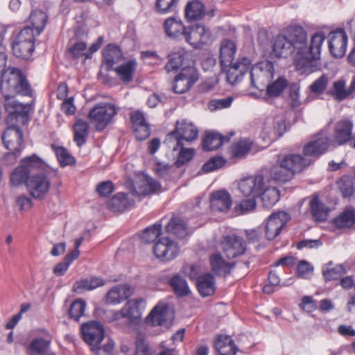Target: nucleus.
I'll return each mask as SVG.
<instances>
[{"label":"nucleus","instance_id":"1","mask_svg":"<svg viewBox=\"0 0 355 355\" xmlns=\"http://www.w3.org/2000/svg\"><path fill=\"white\" fill-rule=\"evenodd\" d=\"M0 89L4 97V108L8 113L6 123L18 122L26 125L31 105L19 103L15 96H32L33 92L26 77L17 68L8 69L1 74Z\"/></svg>","mask_w":355,"mask_h":355},{"label":"nucleus","instance_id":"2","mask_svg":"<svg viewBox=\"0 0 355 355\" xmlns=\"http://www.w3.org/2000/svg\"><path fill=\"white\" fill-rule=\"evenodd\" d=\"M284 33L295 51L293 62L296 70L300 73L313 72L320 58L324 35L320 32L315 33L308 44L307 33L301 26H291Z\"/></svg>","mask_w":355,"mask_h":355},{"label":"nucleus","instance_id":"3","mask_svg":"<svg viewBox=\"0 0 355 355\" xmlns=\"http://www.w3.org/2000/svg\"><path fill=\"white\" fill-rule=\"evenodd\" d=\"M269 180L262 175L242 179L238 184L240 192L245 196H261L263 205L272 207L279 199V191L268 184Z\"/></svg>","mask_w":355,"mask_h":355},{"label":"nucleus","instance_id":"4","mask_svg":"<svg viewBox=\"0 0 355 355\" xmlns=\"http://www.w3.org/2000/svg\"><path fill=\"white\" fill-rule=\"evenodd\" d=\"M7 125L2 135V140L10 152L4 156V159L8 164H12L15 162L23 149L24 134L21 128L25 125L13 122L7 123Z\"/></svg>","mask_w":355,"mask_h":355},{"label":"nucleus","instance_id":"5","mask_svg":"<svg viewBox=\"0 0 355 355\" xmlns=\"http://www.w3.org/2000/svg\"><path fill=\"white\" fill-rule=\"evenodd\" d=\"M46 167V163L37 155L33 154L26 157L21 160L20 165L11 173L10 182L15 186L23 183L26 186L27 180L35 171L45 170Z\"/></svg>","mask_w":355,"mask_h":355},{"label":"nucleus","instance_id":"6","mask_svg":"<svg viewBox=\"0 0 355 355\" xmlns=\"http://www.w3.org/2000/svg\"><path fill=\"white\" fill-rule=\"evenodd\" d=\"M274 65L270 61H262L254 64L250 72L251 85L259 90H263L273 78Z\"/></svg>","mask_w":355,"mask_h":355},{"label":"nucleus","instance_id":"7","mask_svg":"<svg viewBox=\"0 0 355 355\" xmlns=\"http://www.w3.org/2000/svg\"><path fill=\"white\" fill-rule=\"evenodd\" d=\"M116 114V109L113 104L101 103L89 111L88 117L97 130H102L110 123Z\"/></svg>","mask_w":355,"mask_h":355},{"label":"nucleus","instance_id":"8","mask_svg":"<svg viewBox=\"0 0 355 355\" xmlns=\"http://www.w3.org/2000/svg\"><path fill=\"white\" fill-rule=\"evenodd\" d=\"M34 50V33L31 27L22 29L12 42L13 53L18 58L27 59Z\"/></svg>","mask_w":355,"mask_h":355},{"label":"nucleus","instance_id":"9","mask_svg":"<svg viewBox=\"0 0 355 355\" xmlns=\"http://www.w3.org/2000/svg\"><path fill=\"white\" fill-rule=\"evenodd\" d=\"M198 136V130L191 122L187 120L178 121L175 130L167 135L166 141L171 142L174 139L178 145L184 141L190 143L196 140Z\"/></svg>","mask_w":355,"mask_h":355},{"label":"nucleus","instance_id":"10","mask_svg":"<svg viewBox=\"0 0 355 355\" xmlns=\"http://www.w3.org/2000/svg\"><path fill=\"white\" fill-rule=\"evenodd\" d=\"M47 166L45 170L33 173L26 182V189L35 199H43L47 194L51 185L47 178Z\"/></svg>","mask_w":355,"mask_h":355},{"label":"nucleus","instance_id":"11","mask_svg":"<svg viewBox=\"0 0 355 355\" xmlns=\"http://www.w3.org/2000/svg\"><path fill=\"white\" fill-rule=\"evenodd\" d=\"M286 130V118L281 114L264 121L261 136L263 140L271 142L282 137Z\"/></svg>","mask_w":355,"mask_h":355},{"label":"nucleus","instance_id":"12","mask_svg":"<svg viewBox=\"0 0 355 355\" xmlns=\"http://www.w3.org/2000/svg\"><path fill=\"white\" fill-rule=\"evenodd\" d=\"M153 253L161 261H171L178 257L180 248L177 242L168 236L159 238L154 244Z\"/></svg>","mask_w":355,"mask_h":355},{"label":"nucleus","instance_id":"13","mask_svg":"<svg viewBox=\"0 0 355 355\" xmlns=\"http://www.w3.org/2000/svg\"><path fill=\"white\" fill-rule=\"evenodd\" d=\"M168 62L165 66L167 72L182 69V72L187 71L192 64L191 53L182 47L175 48L168 55Z\"/></svg>","mask_w":355,"mask_h":355},{"label":"nucleus","instance_id":"14","mask_svg":"<svg viewBox=\"0 0 355 355\" xmlns=\"http://www.w3.org/2000/svg\"><path fill=\"white\" fill-rule=\"evenodd\" d=\"M81 332L83 340L92 349H96L105 336V329L100 322L90 321L82 325Z\"/></svg>","mask_w":355,"mask_h":355},{"label":"nucleus","instance_id":"15","mask_svg":"<svg viewBox=\"0 0 355 355\" xmlns=\"http://www.w3.org/2000/svg\"><path fill=\"white\" fill-rule=\"evenodd\" d=\"M184 38L195 49H200L211 41L210 31L200 24L188 27Z\"/></svg>","mask_w":355,"mask_h":355},{"label":"nucleus","instance_id":"16","mask_svg":"<svg viewBox=\"0 0 355 355\" xmlns=\"http://www.w3.org/2000/svg\"><path fill=\"white\" fill-rule=\"evenodd\" d=\"M290 220L289 215L284 211L271 214L266 222L265 236L268 240L275 239Z\"/></svg>","mask_w":355,"mask_h":355},{"label":"nucleus","instance_id":"17","mask_svg":"<svg viewBox=\"0 0 355 355\" xmlns=\"http://www.w3.org/2000/svg\"><path fill=\"white\" fill-rule=\"evenodd\" d=\"M224 255L228 259H234L244 254L246 250L243 239L235 234L227 235L221 241Z\"/></svg>","mask_w":355,"mask_h":355},{"label":"nucleus","instance_id":"18","mask_svg":"<svg viewBox=\"0 0 355 355\" xmlns=\"http://www.w3.org/2000/svg\"><path fill=\"white\" fill-rule=\"evenodd\" d=\"M347 36L343 29H337L328 35L330 53L334 58H342L347 49Z\"/></svg>","mask_w":355,"mask_h":355},{"label":"nucleus","instance_id":"19","mask_svg":"<svg viewBox=\"0 0 355 355\" xmlns=\"http://www.w3.org/2000/svg\"><path fill=\"white\" fill-rule=\"evenodd\" d=\"M227 72V80L232 85L237 83L241 80L242 76L245 72L251 71L252 61L247 57L239 58L236 62H232L230 64Z\"/></svg>","mask_w":355,"mask_h":355},{"label":"nucleus","instance_id":"20","mask_svg":"<svg viewBox=\"0 0 355 355\" xmlns=\"http://www.w3.org/2000/svg\"><path fill=\"white\" fill-rule=\"evenodd\" d=\"M210 207L214 211L227 212L232 207V199L230 193L220 189L212 192L209 196Z\"/></svg>","mask_w":355,"mask_h":355},{"label":"nucleus","instance_id":"21","mask_svg":"<svg viewBox=\"0 0 355 355\" xmlns=\"http://www.w3.org/2000/svg\"><path fill=\"white\" fill-rule=\"evenodd\" d=\"M329 146V139L324 134L315 136L303 148L305 156L317 157L324 153Z\"/></svg>","mask_w":355,"mask_h":355},{"label":"nucleus","instance_id":"22","mask_svg":"<svg viewBox=\"0 0 355 355\" xmlns=\"http://www.w3.org/2000/svg\"><path fill=\"white\" fill-rule=\"evenodd\" d=\"M165 232L177 239H184L189 234V230L184 219L173 216L165 225Z\"/></svg>","mask_w":355,"mask_h":355},{"label":"nucleus","instance_id":"23","mask_svg":"<svg viewBox=\"0 0 355 355\" xmlns=\"http://www.w3.org/2000/svg\"><path fill=\"white\" fill-rule=\"evenodd\" d=\"M196 80L197 77L193 69H189L187 71L181 72L175 78L173 86V91L177 94H183L190 89Z\"/></svg>","mask_w":355,"mask_h":355},{"label":"nucleus","instance_id":"24","mask_svg":"<svg viewBox=\"0 0 355 355\" xmlns=\"http://www.w3.org/2000/svg\"><path fill=\"white\" fill-rule=\"evenodd\" d=\"M133 187V195L146 196L159 191L160 184L150 177H141L135 182Z\"/></svg>","mask_w":355,"mask_h":355},{"label":"nucleus","instance_id":"25","mask_svg":"<svg viewBox=\"0 0 355 355\" xmlns=\"http://www.w3.org/2000/svg\"><path fill=\"white\" fill-rule=\"evenodd\" d=\"M281 162L282 165L293 175L295 173H299L309 166L312 159L303 158L300 155H287L284 157Z\"/></svg>","mask_w":355,"mask_h":355},{"label":"nucleus","instance_id":"26","mask_svg":"<svg viewBox=\"0 0 355 355\" xmlns=\"http://www.w3.org/2000/svg\"><path fill=\"white\" fill-rule=\"evenodd\" d=\"M103 63L107 71L112 70L124 59L121 49L113 44L106 46L103 54Z\"/></svg>","mask_w":355,"mask_h":355},{"label":"nucleus","instance_id":"27","mask_svg":"<svg viewBox=\"0 0 355 355\" xmlns=\"http://www.w3.org/2000/svg\"><path fill=\"white\" fill-rule=\"evenodd\" d=\"M353 124L349 120H341L336 123L334 128V141L338 145H343L351 138Z\"/></svg>","mask_w":355,"mask_h":355},{"label":"nucleus","instance_id":"28","mask_svg":"<svg viewBox=\"0 0 355 355\" xmlns=\"http://www.w3.org/2000/svg\"><path fill=\"white\" fill-rule=\"evenodd\" d=\"M234 135V132H231L228 136L221 135L216 132H208L202 140V148L207 151L216 150L223 144L228 142L230 137H232Z\"/></svg>","mask_w":355,"mask_h":355},{"label":"nucleus","instance_id":"29","mask_svg":"<svg viewBox=\"0 0 355 355\" xmlns=\"http://www.w3.org/2000/svg\"><path fill=\"white\" fill-rule=\"evenodd\" d=\"M272 54L277 58H286L295 54L284 33L276 37L272 46Z\"/></svg>","mask_w":355,"mask_h":355},{"label":"nucleus","instance_id":"30","mask_svg":"<svg viewBox=\"0 0 355 355\" xmlns=\"http://www.w3.org/2000/svg\"><path fill=\"white\" fill-rule=\"evenodd\" d=\"M141 318V313L135 301H128L120 311L114 313V320L125 318L128 322H136Z\"/></svg>","mask_w":355,"mask_h":355},{"label":"nucleus","instance_id":"31","mask_svg":"<svg viewBox=\"0 0 355 355\" xmlns=\"http://www.w3.org/2000/svg\"><path fill=\"white\" fill-rule=\"evenodd\" d=\"M168 306L165 304H158L147 317V322L153 326H167Z\"/></svg>","mask_w":355,"mask_h":355},{"label":"nucleus","instance_id":"32","mask_svg":"<svg viewBox=\"0 0 355 355\" xmlns=\"http://www.w3.org/2000/svg\"><path fill=\"white\" fill-rule=\"evenodd\" d=\"M131 294L132 290L130 286L127 284L117 285L107 292L106 301L110 304H119L130 297Z\"/></svg>","mask_w":355,"mask_h":355},{"label":"nucleus","instance_id":"33","mask_svg":"<svg viewBox=\"0 0 355 355\" xmlns=\"http://www.w3.org/2000/svg\"><path fill=\"white\" fill-rule=\"evenodd\" d=\"M164 28L167 36L174 39L184 37L187 28L180 20L173 17L164 21Z\"/></svg>","mask_w":355,"mask_h":355},{"label":"nucleus","instance_id":"34","mask_svg":"<svg viewBox=\"0 0 355 355\" xmlns=\"http://www.w3.org/2000/svg\"><path fill=\"white\" fill-rule=\"evenodd\" d=\"M51 343V339L35 338L30 343L27 353L28 355H55L54 352L49 349Z\"/></svg>","mask_w":355,"mask_h":355},{"label":"nucleus","instance_id":"35","mask_svg":"<svg viewBox=\"0 0 355 355\" xmlns=\"http://www.w3.org/2000/svg\"><path fill=\"white\" fill-rule=\"evenodd\" d=\"M137 62L135 60L116 66L114 70L119 78L123 83H130L132 80L137 67Z\"/></svg>","mask_w":355,"mask_h":355},{"label":"nucleus","instance_id":"36","mask_svg":"<svg viewBox=\"0 0 355 355\" xmlns=\"http://www.w3.org/2000/svg\"><path fill=\"white\" fill-rule=\"evenodd\" d=\"M313 219L318 222L327 220L330 209L317 196L313 197L309 203Z\"/></svg>","mask_w":355,"mask_h":355},{"label":"nucleus","instance_id":"37","mask_svg":"<svg viewBox=\"0 0 355 355\" xmlns=\"http://www.w3.org/2000/svg\"><path fill=\"white\" fill-rule=\"evenodd\" d=\"M205 14L203 3L198 0L189 1L185 6V17L188 21L201 19Z\"/></svg>","mask_w":355,"mask_h":355},{"label":"nucleus","instance_id":"38","mask_svg":"<svg viewBox=\"0 0 355 355\" xmlns=\"http://www.w3.org/2000/svg\"><path fill=\"white\" fill-rule=\"evenodd\" d=\"M196 286L202 297L212 295L216 289L214 277L210 274L201 275L198 278Z\"/></svg>","mask_w":355,"mask_h":355},{"label":"nucleus","instance_id":"39","mask_svg":"<svg viewBox=\"0 0 355 355\" xmlns=\"http://www.w3.org/2000/svg\"><path fill=\"white\" fill-rule=\"evenodd\" d=\"M210 263L213 271L218 275H226L233 266V263L225 261L220 254H214L210 257Z\"/></svg>","mask_w":355,"mask_h":355},{"label":"nucleus","instance_id":"40","mask_svg":"<svg viewBox=\"0 0 355 355\" xmlns=\"http://www.w3.org/2000/svg\"><path fill=\"white\" fill-rule=\"evenodd\" d=\"M236 46L230 40H225L221 43L220 49V60L223 67H228L234 60Z\"/></svg>","mask_w":355,"mask_h":355},{"label":"nucleus","instance_id":"41","mask_svg":"<svg viewBox=\"0 0 355 355\" xmlns=\"http://www.w3.org/2000/svg\"><path fill=\"white\" fill-rule=\"evenodd\" d=\"M214 348L218 353H229L235 355L236 347L232 338L228 336L219 335L214 342Z\"/></svg>","mask_w":355,"mask_h":355},{"label":"nucleus","instance_id":"42","mask_svg":"<svg viewBox=\"0 0 355 355\" xmlns=\"http://www.w3.org/2000/svg\"><path fill=\"white\" fill-rule=\"evenodd\" d=\"M73 140L80 147L87 141V137L89 135V123L82 119H77L73 125Z\"/></svg>","mask_w":355,"mask_h":355},{"label":"nucleus","instance_id":"43","mask_svg":"<svg viewBox=\"0 0 355 355\" xmlns=\"http://www.w3.org/2000/svg\"><path fill=\"white\" fill-rule=\"evenodd\" d=\"M252 142L249 139H242L232 146L231 154L236 159L244 158L251 150Z\"/></svg>","mask_w":355,"mask_h":355},{"label":"nucleus","instance_id":"44","mask_svg":"<svg viewBox=\"0 0 355 355\" xmlns=\"http://www.w3.org/2000/svg\"><path fill=\"white\" fill-rule=\"evenodd\" d=\"M132 202L126 194L119 193L114 196L108 202V207L113 211H123L132 206Z\"/></svg>","mask_w":355,"mask_h":355},{"label":"nucleus","instance_id":"45","mask_svg":"<svg viewBox=\"0 0 355 355\" xmlns=\"http://www.w3.org/2000/svg\"><path fill=\"white\" fill-rule=\"evenodd\" d=\"M268 173L272 180L279 182H287L293 177L291 172L282 165L281 160L279 164L270 168Z\"/></svg>","mask_w":355,"mask_h":355},{"label":"nucleus","instance_id":"46","mask_svg":"<svg viewBox=\"0 0 355 355\" xmlns=\"http://www.w3.org/2000/svg\"><path fill=\"white\" fill-rule=\"evenodd\" d=\"M30 21L32 25V29H35L37 34L39 35L43 31L47 21V15L41 10H34L30 15Z\"/></svg>","mask_w":355,"mask_h":355},{"label":"nucleus","instance_id":"47","mask_svg":"<svg viewBox=\"0 0 355 355\" xmlns=\"http://www.w3.org/2000/svg\"><path fill=\"white\" fill-rule=\"evenodd\" d=\"M162 233V226L160 223H157L153 225L147 227L144 230L141 235V239L144 243H149L156 242Z\"/></svg>","mask_w":355,"mask_h":355},{"label":"nucleus","instance_id":"48","mask_svg":"<svg viewBox=\"0 0 355 355\" xmlns=\"http://www.w3.org/2000/svg\"><path fill=\"white\" fill-rule=\"evenodd\" d=\"M135 355H151V352L148 343L145 339L141 336H138L136 339ZM158 355H175L174 350L165 349Z\"/></svg>","mask_w":355,"mask_h":355},{"label":"nucleus","instance_id":"49","mask_svg":"<svg viewBox=\"0 0 355 355\" xmlns=\"http://www.w3.org/2000/svg\"><path fill=\"white\" fill-rule=\"evenodd\" d=\"M355 223V210L346 209L334 219V223L338 228L351 227Z\"/></svg>","mask_w":355,"mask_h":355},{"label":"nucleus","instance_id":"50","mask_svg":"<svg viewBox=\"0 0 355 355\" xmlns=\"http://www.w3.org/2000/svg\"><path fill=\"white\" fill-rule=\"evenodd\" d=\"M105 282L103 279L92 277L89 279H86L76 282L73 286V290L77 293H80L82 289L93 290L99 286H103Z\"/></svg>","mask_w":355,"mask_h":355},{"label":"nucleus","instance_id":"51","mask_svg":"<svg viewBox=\"0 0 355 355\" xmlns=\"http://www.w3.org/2000/svg\"><path fill=\"white\" fill-rule=\"evenodd\" d=\"M331 96L337 101H340L347 98L353 92L350 91V87L347 89L344 80L335 81L331 90Z\"/></svg>","mask_w":355,"mask_h":355},{"label":"nucleus","instance_id":"52","mask_svg":"<svg viewBox=\"0 0 355 355\" xmlns=\"http://www.w3.org/2000/svg\"><path fill=\"white\" fill-rule=\"evenodd\" d=\"M173 150H179V155L176 161L178 166L183 165L191 160L194 155V149L191 148H185L184 143L178 145L177 143L173 147Z\"/></svg>","mask_w":355,"mask_h":355},{"label":"nucleus","instance_id":"53","mask_svg":"<svg viewBox=\"0 0 355 355\" xmlns=\"http://www.w3.org/2000/svg\"><path fill=\"white\" fill-rule=\"evenodd\" d=\"M288 85L287 80L284 78H279L272 83H268L266 86L267 88V95L269 97H277L284 90Z\"/></svg>","mask_w":355,"mask_h":355},{"label":"nucleus","instance_id":"54","mask_svg":"<svg viewBox=\"0 0 355 355\" xmlns=\"http://www.w3.org/2000/svg\"><path fill=\"white\" fill-rule=\"evenodd\" d=\"M170 285L175 293L180 297L188 295L189 288L184 279L176 275L170 280Z\"/></svg>","mask_w":355,"mask_h":355},{"label":"nucleus","instance_id":"55","mask_svg":"<svg viewBox=\"0 0 355 355\" xmlns=\"http://www.w3.org/2000/svg\"><path fill=\"white\" fill-rule=\"evenodd\" d=\"M53 148L60 165L64 167L75 163L74 157L63 147L51 146Z\"/></svg>","mask_w":355,"mask_h":355},{"label":"nucleus","instance_id":"56","mask_svg":"<svg viewBox=\"0 0 355 355\" xmlns=\"http://www.w3.org/2000/svg\"><path fill=\"white\" fill-rule=\"evenodd\" d=\"M250 197V198L243 200L236 205L234 209L238 214H246L255 210L257 207L256 197Z\"/></svg>","mask_w":355,"mask_h":355},{"label":"nucleus","instance_id":"57","mask_svg":"<svg viewBox=\"0 0 355 355\" xmlns=\"http://www.w3.org/2000/svg\"><path fill=\"white\" fill-rule=\"evenodd\" d=\"M85 306L86 304L83 300H75L70 306L69 311L70 317L76 321L78 320L84 315Z\"/></svg>","mask_w":355,"mask_h":355},{"label":"nucleus","instance_id":"58","mask_svg":"<svg viewBox=\"0 0 355 355\" xmlns=\"http://www.w3.org/2000/svg\"><path fill=\"white\" fill-rule=\"evenodd\" d=\"M323 275L326 280L331 281L338 279L345 273V267L343 265H338L333 268H324Z\"/></svg>","mask_w":355,"mask_h":355},{"label":"nucleus","instance_id":"59","mask_svg":"<svg viewBox=\"0 0 355 355\" xmlns=\"http://www.w3.org/2000/svg\"><path fill=\"white\" fill-rule=\"evenodd\" d=\"M329 78L327 75L322 74L309 86V89L314 94H322L327 88Z\"/></svg>","mask_w":355,"mask_h":355},{"label":"nucleus","instance_id":"60","mask_svg":"<svg viewBox=\"0 0 355 355\" xmlns=\"http://www.w3.org/2000/svg\"><path fill=\"white\" fill-rule=\"evenodd\" d=\"M178 0H157L156 7L161 14L168 13L175 11Z\"/></svg>","mask_w":355,"mask_h":355},{"label":"nucleus","instance_id":"61","mask_svg":"<svg viewBox=\"0 0 355 355\" xmlns=\"http://www.w3.org/2000/svg\"><path fill=\"white\" fill-rule=\"evenodd\" d=\"M226 163L225 159L221 157H214L202 166L205 172H211L222 168Z\"/></svg>","mask_w":355,"mask_h":355},{"label":"nucleus","instance_id":"62","mask_svg":"<svg viewBox=\"0 0 355 355\" xmlns=\"http://www.w3.org/2000/svg\"><path fill=\"white\" fill-rule=\"evenodd\" d=\"M232 102V98L211 100L208 103L209 110L211 112L216 110L226 108L230 106Z\"/></svg>","mask_w":355,"mask_h":355},{"label":"nucleus","instance_id":"63","mask_svg":"<svg viewBox=\"0 0 355 355\" xmlns=\"http://www.w3.org/2000/svg\"><path fill=\"white\" fill-rule=\"evenodd\" d=\"M114 347V342L109 338L107 343L102 347H96V349H92L91 350L94 352L96 355H112Z\"/></svg>","mask_w":355,"mask_h":355},{"label":"nucleus","instance_id":"64","mask_svg":"<svg viewBox=\"0 0 355 355\" xmlns=\"http://www.w3.org/2000/svg\"><path fill=\"white\" fill-rule=\"evenodd\" d=\"M135 137L138 140H144L150 135V129L148 123L133 127Z\"/></svg>","mask_w":355,"mask_h":355}]
</instances>
